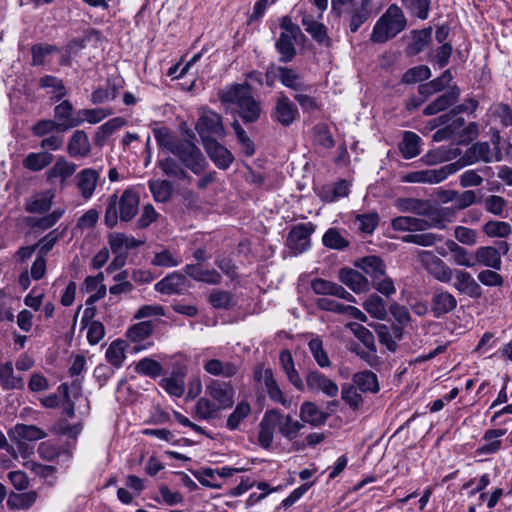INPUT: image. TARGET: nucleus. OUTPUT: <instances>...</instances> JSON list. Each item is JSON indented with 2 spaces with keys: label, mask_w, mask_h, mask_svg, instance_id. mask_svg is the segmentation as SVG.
<instances>
[{
  "label": "nucleus",
  "mask_w": 512,
  "mask_h": 512,
  "mask_svg": "<svg viewBox=\"0 0 512 512\" xmlns=\"http://www.w3.org/2000/svg\"><path fill=\"white\" fill-rule=\"evenodd\" d=\"M418 257L426 270L436 280L442 283H449L452 280L454 270L431 251L421 250L418 252Z\"/></svg>",
  "instance_id": "9b49d317"
},
{
  "label": "nucleus",
  "mask_w": 512,
  "mask_h": 512,
  "mask_svg": "<svg viewBox=\"0 0 512 512\" xmlns=\"http://www.w3.org/2000/svg\"><path fill=\"white\" fill-rule=\"evenodd\" d=\"M373 0H331V11L337 16L346 15L349 29L355 33L373 14Z\"/></svg>",
  "instance_id": "20e7f679"
},
{
  "label": "nucleus",
  "mask_w": 512,
  "mask_h": 512,
  "mask_svg": "<svg viewBox=\"0 0 512 512\" xmlns=\"http://www.w3.org/2000/svg\"><path fill=\"white\" fill-rule=\"evenodd\" d=\"M396 207L403 213H413L426 217L425 220H441V228L444 227V215L435 208L430 201L416 198H399L396 200Z\"/></svg>",
  "instance_id": "0eeeda50"
},
{
  "label": "nucleus",
  "mask_w": 512,
  "mask_h": 512,
  "mask_svg": "<svg viewBox=\"0 0 512 512\" xmlns=\"http://www.w3.org/2000/svg\"><path fill=\"white\" fill-rule=\"evenodd\" d=\"M153 134L158 146L170 153H173L179 142L182 141V139H178L169 128L164 126L154 128Z\"/></svg>",
  "instance_id": "49530a36"
},
{
  "label": "nucleus",
  "mask_w": 512,
  "mask_h": 512,
  "mask_svg": "<svg viewBox=\"0 0 512 512\" xmlns=\"http://www.w3.org/2000/svg\"><path fill=\"white\" fill-rule=\"evenodd\" d=\"M432 36V28H424L422 30L412 31V43L409 45L408 50L412 55L422 52L430 43Z\"/></svg>",
  "instance_id": "603ef678"
},
{
  "label": "nucleus",
  "mask_w": 512,
  "mask_h": 512,
  "mask_svg": "<svg viewBox=\"0 0 512 512\" xmlns=\"http://www.w3.org/2000/svg\"><path fill=\"white\" fill-rule=\"evenodd\" d=\"M460 97V89L457 86L452 87L449 91L438 96L434 101L429 103L423 110L426 116L435 115L446 110L455 104Z\"/></svg>",
  "instance_id": "b1692460"
},
{
  "label": "nucleus",
  "mask_w": 512,
  "mask_h": 512,
  "mask_svg": "<svg viewBox=\"0 0 512 512\" xmlns=\"http://www.w3.org/2000/svg\"><path fill=\"white\" fill-rule=\"evenodd\" d=\"M340 282L345 284L355 293H361L368 290L367 279L357 270L352 268H341L338 273Z\"/></svg>",
  "instance_id": "a878e982"
},
{
  "label": "nucleus",
  "mask_w": 512,
  "mask_h": 512,
  "mask_svg": "<svg viewBox=\"0 0 512 512\" xmlns=\"http://www.w3.org/2000/svg\"><path fill=\"white\" fill-rule=\"evenodd\" d=\"M172 154L177 157L184 169L195 175H201L209 166L200 148L187 139H182Z\"/></svg>",
  "instance_id": "39448f33"
},
{
  "label": "nucleus",
  "mask_w": 512,
  "mask_h": 512,
  "mask_svg": "<svg viewBox=\"0 0 512 512\" xmlns=\"http://www.w3.org/2000/svg\"><path fill=\"white\" fill-rule=\"evenodd\" d=\"M135 372L142 376L157 378L162 374L163 367L158 361L145 357L136 363Z\"/></svg>",
  "instance_id": "6e6d98bb"
},
{
  "label": "nucleus",
  "mask_w": 512,
  "mask_h": 512,
  "mask_svg": "<svg viewBox=\"0 0 512 512\" xmlns=\"http://www.w3.org/2000/svg\"><path fill=\"white\" fill-rule=\"evenodd\" d=\"M0 384L5 390H16L24 387V380L21 376L14 374L11 361L0 363Z\"/></svg>",
  "instance_id": "ea45409f"
},
{
  "label": "nucleus",
  "mask_w": 512,
  "mask_h": 512,
  "mask_svg": "<svg viewBox=\"0 0 512 512\" xmlns=\"http://www.w3.org/2000/svg\"><path fill=\"white\" fill-rule=\"evenodd\" d=\"M254 379L264 384L266 392L272 401L280 403L287 408L291 406V400L284 396L272 369L264 368L263 365L256 366L254 369Z\"/></svg>",
  "instance_id": "6e6552de"
},
{
  "label": "nucleus",
  "mask_w": 512,
  "mask_h": 512,
  "mask_svg": "<svg viewBox=\"0 0 512 512\" xmlns=\"http://www.w3.org/2000/svg\"><path fill=\"white\" fill-rule=\"evenodd\" d=\"M205 372L213 376L232 378L238 372V366L230 361H221L219 359H210L203 366Z\"/></svg>",
  "instance_id": "4c0bfd02"
},
{
  "label": "nucleus",
  "mask_w": 512,
  "mask_h": 512,
  "mask_svg": "<svg viewBox=\"0 0 512 512\" xmlns=\"http://www.w3.org/2000/svg\"><path fill=\"white\" fill-rule=\"evenodd\" d=\"M391 227L400 232H418L430 228H441V220L435 217L434 220H425L424 218L398 216L392 219Z\"/></svg>",
  "instance_id": "4468645a"
},
{
  "label": "nucleus",
  "mask_w": 512,
  "mask_h": 512,
  "mask_svg": "<svg viewBox=\"0 0 512 512\" xmlns=\"http://www.w3.org/2000/svg\"><path fill=\"white\" fill-rule=\"evenodd\" d=\"M401 4L411 16L421 20H426L429 17L431 0H402Z\"/></svg>",
  "instance_id": "864d4df0"
},
{
  "label": "nucleus",
  "mask_w": 512,
  "mask_h": 512,
  "mask_svg": "<svg viewBox=\"0 0 512 512\" xmlns=\"http://www.w3.org/2000/svg\"><path fill=\"white\" fill-rule=\"evenodd\" d=\"M127 124V120L123 117H114L108 120L106 123L98 127L94 141L97 145L102 146L106 140L117 130Z\"/></svg>",
  "instance_id": "79ce46f5"
},
{
  "label": "nucleus",
  "mask_w": 512,
  "mask_h": 512,
  "mask_svg": "<svg viewBox=\"0 0 512 512\" xmlns=\"http://www.w3.org/2000/svg\"><path fill=\"white\" fill-rule=\"evenodd\" d=\"M76 169L77 165L75 163L67 161L63 156H59L54 165L46 171V181L51 184L58 182L61 187H64L76 172Z\"/></svg>",
  "instance_id": "f3484780"
},
{
  "label": "nucleus",
  "mask_w": 512,
  "mask_h": 512,
  "mask_svg": "<svg viewBox=\"0 0 512 512\" xmlns=\"http://www.w3.org/2000/svg\"><path fill=\"white\" fill-rule=\"evenodd\" d=\"M54 160V156L49 152H32L23 160V166L27 170L37 172L48 167Z\"/></svg>",
  "instance_id": "c03bdc74"
},
{
  "label": "nucleus",
  "mask_w": 512,
  "mask_h": 512,
  "mask_svg": "<svg viewBox=\"0 0 512 512\" xmlns=\"http://www.w3.org/2000/svg\"><path fill=\"white\" fill-rule=\"evenodd\" d=\"M52 198L49 192L37 194L26 202V210L30 213H45L52 206Z\"/></svg>",
  "instance_id": "4d7b16f0"
},
{
  "label": "nucleus",
  "mask_w": 512,
  "mask_h": 512,
  "mask_svg": "<svg viewBox=\"0 0 512 512\" xmlns=\"http://www.w3.org/2000/svg\"><path fill=\"white\" fill-rule=\"evenodd\" d=\"M107 361L115 368H120L126 358L125 342L122 340L113 341L105 353Z\"/></svg>",
  "instance_id": "13d9d810"
},
{
  "label": "nucleus",
  "mask_w": 512,
  "mask_h": 512,
  "mask_svg": "<svg viewBox=\"0 0 512 512\" xmlns=\"http://www.w3.org/2000/svg\"><path fill=\"white\" fill-rule=\"evenodd\" d=\"M363 308L374 318L383 320L387 316L386 305L378 295H370L364 302Z\"/></svg>",
  "instance_id": "bf43d9fd"
},
{
  "label": "nucleus",
  "mask_w": 512,
  "mask_h": 512,
  "mask_svg": "<svg viewBox=\"0 0 512 512\" xmlns=\"http://www.w3.org/2000/svg\"><path fill=\"white\" fill-rule=\"evenodd\" d=\"M55 118L58 126V131L63 132L71 128L81 125V120L78 116H74V108L69 100H64L54 108Z\"/></svg>",
  "instance_id": "4be33fe9"
},
{
  "label": "nucleus",
  "mask_w": 512,
  "mask_h": 512,
  "mask_svg": "<svg viewBox=\"0 0 512 512\" xmlns=\"http://www.w3.org/2000/svg\"><path fill=\"white\" fill-rule=\"evenodd\" d=\"M475 262L476 265L489 267L494 270H500L502 266L500 252L493 246H481L477 248L475 250Z\"/></svg>",
  "instance_id": "c85d7f7f"
},
{
  "label": "nucleus",
  "mask_w": 512,
  "mask_h": 512,
  "mask_svg": "<svg viewBox=\"0 0 512 512\" xmlns=\"http://www.w3.org/2000/svg\"><path fill=\"white\" fill-rule=\"evenodd\" d=\"M121 89V80H108L106 87H98L92 92L90 101L92 104L98 105L106 101L114 100L118 96Z\"/></svg>",
  "instance_id": "f704fd0d"
},
{
  "label": "nucleus",
  "mask_w": 512,
  "mask_h": 512,
  "mask_svg": "<svg viewBox=\"0 0 512 512\" xmlns=\"http://www.w3.org/2000/svg\"><path fill=\"white\" fill-rule=\"evenodd\" d=\"M299 117L297 106L289 99L287 95L281 93L276 101L272 111V118L284 127L290 126Z\"/></svg>",
  "instance_id": "2eb2a0df"
},
{
  "label": "nucleus",
  "mask_w": 512,
  "mask_h": 512,
  "mask_svg": "<svg viewBox=\"0 0 512 512\" xmlns=\"http://www.w3.org/2000/svg\"><path fill=\"white\" fill-rule=\"evenodd\" d=\"M38 494L31 490L24 493H12L8 498V505L13 509H29L37 500Z\"/></svg>",
  "instance_id": "5fc2aeb1"
},
{
  "label": "nucleus",
  "mask_w": 512,
  "mask_h": 512,
  "mask_svg": "<svg viewBox=\"0 0 512 512\" xmlns=\"http://www.w3.org/2000/svg\"><path fill=\"white\" fill-rule=\"evenodd\" d=\"M148 187L156 202L165 203L172 196L173 185L168 180H150Z\"/></svg>",
  "instance_id": "de8ad7c7"
},
{
  "label": "nucleus",
  "mask_w": 512,
  "mask_h": 512,
  "mask_svg": "<svg viewBox=\"0 0 512 512\" xmlns=\"http://www.w3.org/2000/svg\"><path fill=\"white\" fill-rule=\"evenodd\" d=\"M483 232L491 238H507L512 233L508 222L490 220L483 225Z\"/></svg>",
  "instance_id": "052dcab7"
},
{
  "label": "nucleus",
  "mask_w": 512,
  "mask_h": 512,
  "mask_svg": "<svg viewBox=\"0 0 512 512\" xmlns=\"http://www.w3.org/2000/svg\"><path fill=\"white\" fill-rule=\"evenodd\" d=\"M298 13L301 16V23L305 31L319 44L330 46V38L327 35V28L324 24L318 22L315 17L309 12V7L306 3L298 6Z\"/></svg>",
  "instance_id": "ddd939ff"
},
{
  "label": "nucleus",
  "mask_w": 512,
  "mask_h": 512,
  "mask_svg": "<svg viewBox=\"0 0 512 512\" xmlns=\"http://www.w3.org/2000/svg\"><path fill=\"white\" fill-rule=\"evenodd\" d=\"M407 26V19L402 9L397 4H391L376 21L371 41L374 43H385L397 36Z\"/></svg>",
  "instance_id": "7ed1b4c3"
},
{
  "label": "nucleus",
  "mask_w": 512,
  "mask_h": 512,
  "mask_svg": "<svg viewBox=\"0 0 512 512\" xmlns=\"http://www.w3.org/2000/svg\"><path fill=\"white\" fill-rule=\"evenodd\" d=\"M461 168L462 164L457 161L439 168L411 171L402 176V182L437 184L444 181L448 176L456 173Z\"/></svg>",
  "instance_id": "423d86ee"
},
{
  "label": "nucleus",
  "mask_w": 512,
  "mask_h": 512,
  "mask_svg": "<svg viewBox=\"0 0 512 512\" xmlns=\"http://www.w3.org/2000/svg\"><path fill=\"white\" fill-rule=\"evenodd\" d=\"M280 74V83L295 91V92H307L311 90V85L306 83L303 76L296 70L282 66V69H278Z\"/></svg>",
  "instance_id": "cd10ccee"
},
{
  "label": "nucleus",
  "mask_w": 512,
  "mask_h": 512,
  "mask_svg": "<svg viewBox=\"0 0 512 512\" xmlns=\"http://www.w3.org/2000/svg\"><path fill=\"white\" fill-rule=\"evenodd\" d=\"M279 427L280 434L288 440H293L297 437L299 431L303 428V424L297 420H294L290 415L284 416L277 425Z\"/></svg>",
  "instance_id": "e2e57ef3"
},
{
  "label": "nucleus",
  "mask_w": 512,
  "mask_h": 512,
  "mask_svg": "<svg viewBox=\"0 0 512 512\" xmlns=\"http://www.w3.org/2000/svg\"><path fill=\"white\" fill-rule=\"evenodd\" d=\"M349 194V183L346 180H339L330 185H324L320 188L318 195L325 202H334L339 198L346 197Z\"/></svg>",
  "instance_id": "58836bf2"
},
{
  "label": "nucleus",
  "mask_w": 512,
  "mask_h": 512,
  "mask_svg": "<svg viewBox=\"0 0 512 512\" xmlns=\"http://www.w3.org/2000/svg\"><path fill=\"white\" fill-rule=\"evenodd\" d=\"M205 393L222 409L232 408L234 405L235 390L228 381L211 379L205 388Z\"/></svg>",
  "instance_id": "1a4fd4ad"
},
{
  "label": "nucleus",
  "mask_w": 512,
  "mask_h": 512,
  "mask_svg": "<svg viewBox=\"0 0 512 512\" xmlns=\"http://www.w3.org/2000/svg\"><path fill=\"white\" fill-rule=\"evenodd\" d=\"M457 306L456 298L447 291L436 292L431 299V309L434 317L440 318Z\"/></svg>",
  "instance_id": "bb28decb"
},
{
  "label": "nucleus",
  "mask_w": 512,
  "mask_h": 512,
  "mask_svg": "<svg viewBox=\"0 0 512 512\" xmlns=\"http://www.w3.org/2000/svg\"><path fill=\"white\" fill-rule=\"evenodd\" d=\"M445 245L447 249L453 254V261L455 264L468 268L476 266L475 252L473 254L470 253L467 249L460 246L453 240H447Z\"/></svg>",
  "instance_id": "a19ab883"
},
{
  "label": "nucleus",
  "mask_w": 512,
  "mask_h": 512,
  "mask_svg": "<svg viewBox=\"0 0 512 512\" xmlns=\"http://www.w3.org/2000/svg\"><path fill=\"white\" fill-rule=\"evenodd\" d=\"M455 282L453 287L460 293L478 299L482 296L481 286L472 275L465 270H454Z\"/></svg>",
  "instance_id": "412c9836"
},
{
  "label": "nucleus",
  "mask_w": 512,
  "mask_h": 512,
  "mask_svg": "<svg viewBox=\"0 0 512 512\" xmlns=\"http://www.w3.org/2000/svg\"><path fill=\"white\" fill-rule=\"evenodd\" d=\"M195 129L202 138V142L204 139H212L211 135L224 136L225 134L222 116L210 109L203 110Z\"/></svg>",
  "instance_id": "f8f14e48"
},
{
  "label": "nucleus",
  "mask_w": 512,
  "mask_h": 512,
  "mask_svg": "<svg viewBox=\"0 0 512 512\" xmlns=\"http://www.w3.org/2000/svg\"><path fill=\"white\" fill-rule=\"evenodd\" d=\"M322 242L324 246L336 250H342L349 246V241L336 228H329L324 233Z\"/></svg>",
  "instance_id": "338daca9"
},
{
  "label": "nucleus",
  "mask_w": 512,
  "mask_h": 512,
  "mask_svg": "<svg viewBox=\"0 0 512 512\" xmlns=\"http://www.w3.org/2000/svg\"><path fill=\"white\" fill-rule=\"evenodd\" d=\"M186 289V276L173 272L155 284V290L162 294H180Z\"/></svg>",
  "instance_id": "393cba45"
},
{
  "label": "nucleus",
  "mask_w": 512,
  "mask_h": 512,
  "mask_svg": "<svg viewBox=\"0 0 512 512\" xmlns=\"http://www.w3.org/2000/svg\"><path fill=\"white\" fill-rule=\"evenodd\" d=\"M328 417L314 402L306 401L300 407V419L313 427L325 424Z\"/></svg>",
  "instance_id": "2f4dec72"
},
{
  "label": "nucleus",
  "mask_w": 512,
  "mask_h": 512,
  "mask_svg": "<svg viewBox=\"0 0 512 512\" xmlns=\"http://www.w3.org/2000/svg\"><path fill=\"white\" fill-rule=\"evenodd\" d=\"M378 222L379 215L377 212L358 214L354 219V224L357 226L358 230L367 234H372L374 232Z\"/></svg>",
  "instance_id": "774afa93"
},
{
  "label": "nucleus",
  "mask_w": 512,
  "mask_h": 512,
  "mask_svg": "<svg viewBox=\"0 0 512 512\" xmlns=\"http://www.w3.org/2000/svg\"><path fill=\"white\" fill-rule=\"evenodd\" d=\"M67 150L69 155L73 158L88 156L91 151L88 135L81 130L75 131L70 138Z\"/></svg>",
  "instance_id": "72a5a7b5"
},
{
  "label": "nucleus",
  "mask_w": 512,
  "mask_h": 512,
  "mask_svg": "<svg viewBox=\"0 0 512 512\" xmlns=\"http://www.w3.org/2000/svg\"><path fill=\"white\" fill-rule=\"evenodd\" d=\"M355 265L372 278L377 280L385 275L386 266L383 260L375 255L363 257Z\"/></svg>",
  "instance_id": "c9c22d12"
},
{
  "label": "nucleus",
  "mask_w": 512,
  "mask_h": 512,
  "mask_svg": "<svg viewBox=\"0 0 512 512\" xmlns=\"http://www.w3.org/2000/svg\"><path fill=\"white\" fill-rule=\"evenodd\" d=\"M251 406L246 400L240 401L234 411L228 416L226 427L230 431L239 429L240 424L250 415Z\"/></svg>",
  "instance_id": "09e8293b"
},
{
  "label": "nucleus",
  "mask_w": 512,
  "mask_h": 512,
  "mask_svg": "<svg viewBox=\"0 0 512 512\" xmlns=\"http://www.w3.org/2000/svg\"><path fill=\"white\" fill-rule=\"evenodd\" d=\"M505 433L506 430L504 429L487 430L484 434V439L489 442L479 447L478 451L481 454L496 453L501 447V441L497 440V438L505 435Z\"/></svg>",
  "instance_id": "680f3d73"
},
{
  "label": "nucleus",
  "mask_w": 512,
  "mask_h": 512,
  "mask_svg": "<svg viewBox=\"0 0 512 512\" xmlns=\"http://www.w3.org/2000/svg\"><path fill=\"white\" fill-rule=\"evenodd\" d=\"M466 156L471 160V162H491L492 161V152L490 149V145L487 142H478L473 144L467 151Z\"/></svg>",
  "instance_id": "0e129e2a"
},
{
  "label": "nucleus",
  "mask_w": 512,
  "mask_h": 512,
  "mask_svg": "<svg viewBox=\"0 0 512 512\" xmlns=\"http://www.w3.org/2000/svg\"><path fill=\"white\" fill-rule=\"evenodd\" d=\"M112 114L113 110L111 108L81 109L78 111L81 124L85 121L90 124H97Z\"/></svg>",
  "instance_id": "69168bd1"
},
{
  "label": "nucleus",
  "mask_w": 512,
  "mask_h": 512,
  "mask_svg": "<svg viewBox=\"0 0 512 512\" xmlns=\"http://www.w3.org/2000/svg\"><path fill=\"white\" fill-rule=\"evenodd\" d=\"M219 100L235 107V112L245 124L256 123L262 115L261 101L253 96L250 83H233L218 92Z\"/></svg>",
  "instance_id": "f257e3e1"
},
{
  "label": "nucleus",
  "mask_w": 512,
  "mask_h": 512,
  "mask_svg": "<svg viewBox=\"0 0 512 512\" xmlns=\"http://www.w3.org/2000/svg\"><path fill=\"white\" fill-rule=\"evenodd\" d=\"M206 153L219 169H227L234 161L232 153L215 139H204Z\"/></svg>",
  "instance_id": "aec40b11"
},
{
  "label": "nucleus",
  "mask_w": 512,
  "mask_h": 512,
  "mask_svg": "<svg viewBox=\"0 0 512 512\" xmlns=\"http://www.w3.org/2000/svg\"><path fill=\"white\" fill-rule=\"evenodd\" d=\"M100 180V171L93 168H85L79 171L75 176V185L80 196L84 200H89L94 195Z\"/></svg>",
  "instance_id": "a211bd4d"
},
{
  "label": "nucleus",
  "mask_w": 512,
  "mask_h": 512,
  "mask_svg": "<svg viewBox=\"0 0 512 512\" xmlns=\"http://www.w3.org/2000/svg\"><path fill=\"white\" fill-rule=\"evenodd\" d=\"M306 384L310 391L321 392L330 398L336 397L339 392L337 384L317 370L307 373Z\"/></svg>",
  "instance_id": "6ab92c4d"
},
{
  "label": "nucleus",
  "mask_w": 512,
  "mask_h": 512,
  "mask_svg": "<svg viewBox=\"0 0 512 512\" xmlns=\"http://www.w3.org/2000/svg\"><path fill=\"white\" fill-rule=\"evenodd\" d=\"M157 165L163 174L170 178L178 180H185L190 178L181 163L172 157H166L164 159L158 160Z\"/></svg>",
  "instance_id": "a18cd8bd"
},
{
  "label": "nucleus",
  "mask_w": 512,
  "mask_h": 512,
  "mask_svg": "<svg viewBox=\"0 0 512 512\" xmlns=\"http://www.w3.org/2000/svg\"><path fill=\"white\" fill-rule=\"evenodd\" d=\"M303 34H287L280 33V36L275 44L277 52L280 54V62L288 63L296 55L295 42L298 37Z\"/></svg>",
  "instance_id": "473e14b6"
},
{
  "label": "nucleus",
  "mask_w": 512,
  "mask_h": 512,
  "mask_svg": "<svg viewBox=\"0 0 512 512\" xmlns=\"http://www.w3.org/2000/svg\"><path fill=\"white\" fill-rule=\"evenodd\" d=\"M281 368L283 372L286 374L288 381L298 390H304V383L295 369L294 360L292 354L288 350H283L280 352L279 356Z\"/></svg>",
  "instance_id": "e433bc0d"
},
{
  "label": "nucleus",
  "mask_w": 512,
  "mask_h": 512,
  "mask_svg": "<svg viewBox=\"0 0 512 512\" xmlns=\"http://www.w3.org/2000/svg\"><path fill=\"white\" fill-rule=\"evenodd\" d=\"M139 202V195L131 189L124 190L119 197L116 194L110 195L106 202L105 225L112 229L119 220H132L139 211Z\"/></svg>",
  "instance_id": "f03ea898"
},
{
  "label": "nucleus",
  "mask_w": 512,
  "mask_h": 512,
  "mask_svg": "<svg viewBox=\"0 0 512 512\" xmlns=\"http://www.w3.org/2000/svg\"><path fill=\"white\" fill-rule=\"evenodd\" d=\"M184 272L187 276L191 277L195 281L212 285L219 284L222 278L220 273L215 269H203L199 263L187 264L184 267Z\"/></svg>",
  "instance_id": "7c9ffc66"
},
{
  "label": "nucleus",
  "mask_w": 512,
  "mask_h": 512,
  "mask_svg": "<svg viewBox=\"0 0 512 512\" xmlns=\"http://www.w3.org/2000/svg\"><path fill=\"white\" fill-rule=\"evenodd\" d=\"M282 418V413L277 409L268 410L265 412L262 420L260 421V431L258 434V443L262 448L268 449L272 442L275 428Z\"/></svg>",
  "instance_id": "dca6fc26"
},
{
  "label": "nucleus",
  "mask_w": 512,
  "mask_h": 512,
  "mask_svg": "<svg viewBox=\"0 0 512 512\" xmlns=\"http://www.w3.org/2000/svg\"><path fill=\"white\" fill-rule=\"evenodd\" d=\"M315 231V226L311 222L301 223L294 226L288 233L286 245L298 255L306 252L311 246L310 237Z\"/></svg>",
  "instance_id": "9d476101"
},
{
  "label": "nucleus",
  "mask_w": 512,
  "mask_h": 512,
  "mask_svg": "<svg viewBox=\"0 0 512 512\" xmlns=\"http://www.w3.org/2000/svg\"><path fill=\"white\" fill-rule=\"evenodd\" d=\"M13 438L17 441L18 450H22L24 442H35L46 436V433L34 425L17 424L12 431Z\"/></svg>",
  "instance_id": "c756f323"
},
{
  "label": "nucleus",
  "mask_w": 512,
  "mask_h": 512,
  "mask_svg": "<svg viewBox=\"0 0 512 512\" xmlns=\"http://www.w3.org/2000/svg\"><path fill=\"white\" fill-rule=\"evenodd\" d=\"M220 410L222 409L210 397L199 398L195 406L196 415L202 420L216 418Z\"/></svg>",
  "instance_id": "3c124183"
},
{
  "label": "nucleus",
  "mask_w": 512,
  "mask_h": 512,
  "mask_svg": "<svg viewBox=\"0 0 512 512\" xmlns=\"http://www.w3.org/2000/svg\"><path fill=\"white\" fill-rule=\"evenodd\" d=\"M153 332V325L149 321L139 322L133 326H131L126 331V337L136 345L133 347V351L135 353L140 352L142 350H146L153 345L152 342H147L143 345L138 344L145 341Z\"/></svg>",
  "instance_id": "5701e85b"
},
{
  "label": "nucleus",
  "mask_w": 512,
  "mask_h": 512,
  "mask_svg": "<svg viewBox=\"0 0 512 512\" xmlns=\"http://www.w3.org/2000/svg\"><path fill=\"white\" fill-rule=\"evenodd\" d=\"M420 142L421 138L419 135L412 131H406L403 135V140L399 144V150L405 159H411L420 154Z\"/></svg>",
  "instance_id": "37998d69"
},
{
  "label": "nucleus",
  "mask_w": 512,
  "mask_h": 512,
  "mask_svg": "<svg viewBox=\"0 0 512 512\" xmlns=\"http://www.w3.org/2000/svg\"><path fill=\"white\" fill-rule=\"evenodd\" d=\"M353 382L362 392L376 393L379 390L377 376L371 371H362L354 374Z\"/></svg>",
  "instance_id": "8fccbe9b"
}]
</instances>
